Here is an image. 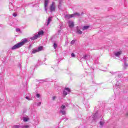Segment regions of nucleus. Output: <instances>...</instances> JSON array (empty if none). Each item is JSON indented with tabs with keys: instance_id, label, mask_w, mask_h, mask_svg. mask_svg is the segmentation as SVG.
Listing matches in <instances>:
<instances>
[{
	"instance_id": "nucleus-1",
	"label": "nucleus",
	"mask_w": 128,
	"mask_h": 128,
	"mask_svg": "<svg viewBox=\"0 0 128 128\" xmlns=\"http://www.w3.org/2000/svg\"><path fill=\"white\" fill-rule=\"evenodd\" d=\"M26 42H28V39L24 38L22 40V42L16 44L14 45L12 48V50H16V48H21V46H22L24 44H26Z\"/></svg>"
},
{
	"instance_id": "nucleus-2",
	"label": "nucleus",
	"mask_w": 128,
	"mask_h": 128,
	"mask_svg": "<svg viewBox=\"0 0 128 128\" xmlns=\"http://www.w3.org/2000/svg\"><path fill=\"white\" fill-rule=\"evenodd\" d=\"M80 13L76 12L71 14H66L65 15V18H76V16H80Z\"/></svg>"
},
{
	"instance_id": "nucleus-3",
	"label": "nucleus",
	"mask_w": 128,
	"mask_h": 128,
	"mask_svg": "<svg viewBox=\"0 0 128 128\" xmlns=\"http://www.w3.org/2000/svg\"><path fill=\"white\" fill-rule=\"evenodd\" d=\"M42 34H44V31L40 30L38 32V34L34 35L33 37L30 38V40H37L38 36H42Z\"/></svg>"
},
{
	"instance_id": "nucleus-4",
	"label": "nucleus",
	"mask_w": 128,
	"mask_h": 128,
	"mask_svg": "<svg viewBox=\"0 0 128 128\" xmlns=\"http://www.w3.org/2000/svg\"><path fill=\"white\" fill-rule=\"evenodd\" d=\"M50 12H55L56 10V3L54 2H52V4L50 6Z\"/></svg>"
},
{
	"instance_id": "nucleus-5",
	"label": "nucleus",
	"mask_w": 128,
	"mask_h": 128,
	"mask_svg": "<svg viewBox=\"0 0 128 128\" xmlns=\"http://www.w3.org/2000/svg\"><path fill=\"white\" fill-rule=\"evenodd\" d=\"M70 89L68 88H65L63 92V94L64 96H66L68 94H70Z\"/></svg>"
},
{
	"instance_id": "nucleus-6",
	"label": "nucleus",
	"mask_w": 128,
	"mask_h": 128,
	"mask_svg": "<svg viewBox=\"0 0 128 128\" xmlns=\"http://www.w3.org/2000/svg\"><path fill=\"white\" fill-rule=\"evenodd\" d=\"M30 126L28 125H24L23 126H20L18 125L14 126L13 128H28Z\"/></svg>"
},
{
	"instance_id": "nucleus-7",
	"label": "nucleus",
	"mask_w": 128,
	"mask_h": 128,
	"mask_svg": "<svg viewBox=\"0 0 128 128\" xmlns=\"http://www.w3.org/2000/svg\"><path fill=\"white\" fill-rule=\"evenodd\" d=\"M68 24L69 28H72L74 26V22L72 21H69Z\"/></svg>"
},
{
	"instance_id": "nucleus-8",
	"label": "nucleus",
	"mask_w": 128,
	"mask_h": 128,
	"mask_svg": "<svg viewBox=\"0 0 128 128\" xmlns=\"http://www.w3.org/2000/svg\"><path fill=\"white\" fill-rule=\"evenodd\" d=\"M50 2V0H44V8L46 12L47 10L46 8H48V2Z\"/></svg>"
},
{
	"instance_id": "nucleus-9",
	"label": "nucleus",
	"mask_w": 128,
	"mask_h": 128,
	"mask_svg": "<svg viewBox=\"0 0 128 128\" xmlns=\"http://www.w3.org/2000/svg\"><path fill=\"white\" fill-rule=\"evenodd\" d=\"M121 54H122V51H119L118 52H116L114 53V56H118Z\"/></svg>"
},
{
	"instance_id": "nucleus-10",
	"label": "nucleus",
	"mask_w": 128,
	"mask_h": 128,
	"mask_svg": "<svg viewBox=\"0 0 128 128\" xmlns=\"http://www.w3.org/2000/svg\"><path fill=\"white\" fill-rule=\"evenodd\" d=\"M52 17H49L47 22V26H48V24H50V22H52Z\"/></svg>"
},
{
	"instance_id": "nucleus-11",
	"label": "nucleus",
	"mask_w": 128,
	"mask_h": 128,
	"mask_svg": "<svg viewBox=\"0 0 128 128\" xmlns=\"http://www.w3.org/2000/svg\"><path fill=\"white\" fill-rule=\"evenodd\" d=\"M76 30L78 34H82V32L78 29V26L76 27Z\"/></svg>"
},
{
	"instance_id": "nucleus-12",
	"label": "nucleus",
	"mask_w": 128,
	"mask_h": 128,
	"mask_svg": "<svg viewBox=\"0 0 128 128\" xmlns=\"http://www.w3.org/2000/svg\"><path fill=\"white\" fill-rule=\"evenodd\" d=\"M88 28H90V26H84L82 28V30H88Z\"/></svg>"
},
{
	"instance_id": "nucleus-13",
	"label": "nucleus",
	"mask_w": 128,
	"mask_h": 128,
	"mask_svg": "<svg viewBox=\"0 0 128 128\" xmlns=\"http://www.w3.org/2000/svg\"><path fill=\"white\" fill-rule=\"evenodd\" d=\"M43 49H44V46H39L37 50H38V52H40V51L42 50Z\"/></svg>"
},
{
	"instance_id": "nucleus-14",
	"label": "nucleus",
	"mask_w": 128,
	"mask_h": 128,
	"mask_svg": "<svg viewBox=\"0 0 128 128\" xmlns=\"http://www.w3.org/2000/svg\"><path fill=\"white\" fill-rule=\"evenodd\" d=\"M59 4L58 5V8H60V6H62V0H59Z\"/></svg>"
},
{
	"instance_id": "nucleus-15",
	"label": "nucleus",
	"mask_w": 128,
	"mask_h": 128,
	"mask_svg": "<svg viewBox=\"0 0 128 128\" xmlns=\"http://www.w3.org/2000/svg\"><path fill=\"white\" fill-rule=\"evenodd\" d=\"M36 52H38V49L34 50L32 51V54H36Z\"/></svg>"
},
{
	"instance_id": "nucleus-16",
	"label": "nucleus",
	"mask_w": 128,
	"mask_h": 128,
	"mask_svg": "<svg viewBox=\"0 0 128 128\" xmlns=\"http://www.w3.org/2000/svg\"><path fill=\"white\" fill-rule=\"evenodd\" d=\"M53 46L54 50H56V48H58V44H56V43H54Z\"/></svg>"
},
{
	"instance_id": "nucleus-17",
	"label": "nucleus",
	"mask_w": 128,
	"mask_h": 128,
	"mask_svg": "<svg viewBox=\"0 0 128 128\" xmlns=\"http://www.w3.org/2000/svg\"><path fill=\"white\" fill-rule=\"evenodd\" d=\"M64 108H66V106H64V105H62L60 106V110H64Z\"/></svg>"
},
{
	"instance_id": "nucleus-18",
	"label": "nucleus",
	"mask_w": 128,
	"mask_h": 128,
	"mask_svg": "<svg viewBox=\"0 0 128 128\" xmlns=\"http://www.w3.org/2000/svg\"><path fill=\"white\" fill-rule=\"evenodd\" d=\"M60 112H61L62 114H66V111L64 110H60Z\"/></svg>"
},
{
	"instance_id": "nucleus-19",
	"label": "nucleus",
	"mask_w": 128,
	"mask_h": 128,
	"mask_svg": "<svg viewBox=\"0 0 128 128\" xmlns=\"http://www.w3.org/2000/svg\"><path fill=\"white\" fill-rule=\"evenodd\" d=\"M23 120L24 122H28V118H24Z\"/></svg>"
},
{
	"instance_id": "nucleus-20",
	"label": "nucleus",
	"mask_w": 128,
	"mask_h": 128,
	"mask_svg": "<svg viewBox=\"0 0 128 128\" xmlns=\"http://www.w3.org/2000/svg\"><path fill=\"white\" fill-rule=\"evenodd\" d=\"M75 42H76V41H75L74 40H72L70 44H74Z\"/></svg>"
},
{
	"instance_id": "nucleus-21",
	"label": "nucleus",
	"mask_w": 128,
	"mask_h": 128,
	"mask_svg": "<svg viewBox=\"0 0 128 128\" xmlns=\"http://www.w3.org/2000/svg\"><path fill=\"white\" fill-rule=\"evenodd\" d=\"M71 56L72 58H74V56H76L74 53H72Z\"/></svg>"
},
{
	"instance_id": "nucleus-22",
	"label": "nucleus",
	"mask_w": 128,
	"mask_h": 128,
	"mask_svg": "<svg viewBox=\"0 0 128 128\" xmlns=\"http://www.w3.org/2000/svg\"><path fill=\"white\" fill-rule=\"evenodd\" d=\"M56 96H54L52 97V99L53 100H56Z\"/></svg>"
},
{
	"instance_id": "nucleus-23",
	"label": "nucleus",
	"mask_w": 128,
	"mask_h": 128,
	"mask_svg": "<svg viewBox=\"0 0 128 128\" xmlns=\"http://www.w3.org/2000/svg\"><path fill=\"white\" fill-rule=\"evenodd\" d=\"M36 98H38L40 97V94H36Z\"/></svg>"
},
{
	"instance_id": "nucleus-24",
	"label": "nucleus",
	"mask_w": 128,
	"mask_h": 128,
	"mask_svg": "<svg viewBox=\"0 0 128 128\" xmlns=\"http://www.w3.org/2000/svg\"><path fill=\"white\" fill-rule=\"evenodd\" d=\"M100 126H104V122L102 121L100 122Z\"/></svg>"
},
{
	"instance_id": "nucleus-25",
	"label": "nucleus",
	"mask_w": 128,
	"mask_h": 128,
	"mask_svg": "<svg viewBox=\"0 0 128 128\" xmlns=\"http://www.w3.org/2000/svg\"><path fill=\"white\" fill-rule=\"evenodd\" d=\"M87 56H88L85 55V56L83 57V58H84V60H86Z\"/></svg>"
},
{
	"instance_id": "nucleus-26",
	"label": "nucleus",
	"mask_w": 128,
	"mask_h": 128,
	"mask_svg": "<svg viewBox=\"0 0 128 128\" xmlns=\"http://www.w3.org/2000/svg\"><path fill=\"white\" fill-rule=\"evenodd\" d=\"M20 29L17 28H16V32H20Z\"/></svg>"
},
{
	"instance_id": "nucleus-27",
	"label": "nucleus",
	"mask_w": 128,
	"mask_h": 128,
	"mask_svg": "<svg viewBox=\"0 0 128 128\" xmlns=\"http://www.w3.org/2000/svg\"><path fill=\"white\" fill-rule=\"evenodd\" d=\"M12 16H16L17 14L16 13H14Z\"/></svg>"
},
{
	"instance_id": "nucleus-28",
	"label": "nucleus",
	"mask_w": 128,
	"mask_h": 128,
	"mask_svg": "<svg viewBox=\"0 0 128 128\" xmlns=\"http://www.w3.org/2000/svg\"><path fill=\"white\" fill-rule=\"evenodd\" d=\"M40 104H42V102H39L37 106H40Z\"/></svg>"
},
{
	"instance_id": "nucleus-29",
	"label": "nucleus",
	"mask_w": 128,
	"mask_h": 128,
	"mask_svg": "<svg viewBox=\"0 0 128 128\" xmlns=\"http://www.w3.org/2000/svg\"><path fill=\"white\" fill-rule=\"evenodd\" d=\"M26 100H30V98L28 97V96H26Z\"/></svg>"
},
{
	"instance_id": "nucleus-30",
	"label": "nucleus",
	"mask_w": 128,
	"mask_h": 128,
	"mask_svg": "<svg viewBox=\"0 0 128 128\" xmlns=\"http://www.w3.org/2000/svg\"><path fill=\"white\" fill-rule=\"evenodd\" d=\"M90 120H92V116L89 118Z\"/></svg>"
},
{
	"instance_id": "nucleus-31",
	"label": "nucleus",
	"mask_w": 128,
	"mask_h": 128,
	"mask_svg": "<svg viewBox=\"0 0 128 128\" xmlns=\"http://www.w3.org/2000/svg\"><path fill=\"white\" fill-rule=\"evenodd\" d=\"M126 116H128V112L126 114Z\"/></svg>"
}]
</instances>
